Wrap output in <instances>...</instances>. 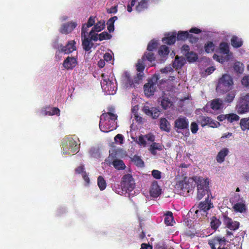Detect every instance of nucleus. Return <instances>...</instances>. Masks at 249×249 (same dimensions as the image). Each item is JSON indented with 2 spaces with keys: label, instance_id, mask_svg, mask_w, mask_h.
<instances>
[{
  "label": "nucleus",
  "instance_id": "79ce46f5",
  "mask_svg": "<svg viewBox=\"0 0 249 249\" xmlns=\"http://www.w3.org/2000/svg\"><path fill=\"white\" fill-rule=\"evenodd\" d=\"M97 184L100 190L103 191L105 189L107 186V183L106 180L104 179V178L100 176L98 177L97 179Z\"/></svg>",
  "mask_w": 249,
  "mask_h": 249
},
{
  "label": "nucleus",
  "instance_id": "f8f14e48",
  "mask_svg": "<svg viewBox=\"0 0 249 249\" xmlns=\"http://www.w3.org/2000/svg\"><path fill=\"white\" fill-rule=\"evenodd\" d=\"M174 128L179 133V130L189 129V121L185 116L178 117L174 122Z\"/></svg>",
  "mask_w": 249,
  "mask_h": 249
},
{
  "label": "nucleus",
  "instance_id": "a878e982",
  "mask_svg": "<svg viewBox=\"0 0 249 249\" xmlns=\"http://www.w3.org/2000/svg\"><path fill=\"white\" fill-rule=\"evenodd\" d=\"M82 46L86 51H89L93 46V43L87 36L82 38Z\"/></svg>",
  "mask_w": 249,
  "mask_h": 249
},
{
  "label": "nucleus",
  "instance_id": "2f4dec72",
  "mask_svg": "<svg viewBox=\"0 0 249 249\" xmlns=\"http://www.w3.org/2000/svg\"><path fill=\"white\" fill-rule=\"evenodd\" d=\"M173 105V102L168 97H163L161 100V106L164 109H166Z\"/></svg>",
  "mask_w": 249,
  "mask_h": 249
},
{
  "label": "nucleus",
  "instance_id": "bb28decb",
  "mask_svg": "<svg viewBox=\"0 0 249 249\" xmlns=\"http://www.w3.org/2000/svg\"><path fill=\"white\" fill-rule=\"evenodd\" d=\"M177 39L176 33H173L172 35L167 37H163L162 39V42L168 45H172L176 42Z\"/></svg>",
  "mask_w": 249,
  "mask_h": 249
},
{
  "label": "nucleus",
  "instance_id": "aec40b11",
  "mask_svg": "<svg viewBox=\"0 0 249 249\" xmlns=\"http://www.w3.org/2000/svg\"><path fill=\"white\" fill-rule=\"evenodd\" d=\"M161 193V189L157 181H154L151 186L150 194L152 197H157Z\"/></svg>",
  "mask_w": 249,
  "mask_h": 249
},
{
  "label": "nucleus",
  "instance_id": "58836bf2",
  "mask_svg": "<svg viewBox=\"0 0 249 249\" xmlns=\"http://www.w3.org/2000/svg\"><path fill=\"white\" fill-rule=\"evenodd\" d=\"M233 208L235 212L241 213L244 212L246 210V205L243 203H237L233 206Z\"/></svg>",
  "mask_w": 249,
  "mask_h": 249
},
{
  "label": "nucleus",
  "instance_id": "13d9d810",
  "mask_svg": "<svg viewBox=\"0 0 249 249\" xmlns=\"http://www.w3.org/2000/svg\"><path fill=\"white\" fill-rule=\"evenodd\" d=\"M241 83L244 86L249 87V75L243 76L241 80Z\"/></svg>",
  "mask_w": 249,
  "mask_h": 249
},
{
  "label": "nucleus",
  "instance_id": "393cba45",
  "mask_svg": "<svg viewBox=\"0 0 249 249\" xmlns=\"http://www.w3.org/2000/svg\"><path fill=\"white\" fill-rule=\"evenodd\" d=\"M229 150L227 148H224L221 150L217 155L216 161L219 163L223 162L225 160V158L229 153Z\"/></svg>",
  "mask_w": 249,
  "mask_h": 249
},
{
  "label": "nucleus",
  "instance_id": "412c9836",
  "mask_svg": "<svg viewBox=\"0 0 249 249\" xmlns=\"http://www.w3.org/2000/svg\"><path fill=\"white\" fill-rule=\"evenodd\" d=\"M213 207V204L211 202L209 198V196H208L204 201L200 202L199 204L200 210L206 212L211 208Z\"/></svg>",
  "mask_w": 249,
  "mask_h": 249
},
{
  "label": "nucleus",
  "instance_id": "7ed1b4c3",
  "mask_svg": "<svg viewBox=\"0 0 249 249\" xmlns=\"http://www.w3.org/2000/svg\"><path fill=\"white\" fill-rule=\"evenodd\" d=\"M233 85V79L228 74H223L219 79L216 90L220 93H224L230 90Z\"/></svg>",
  "mask_w": 249,
  "mask_h": 249
},
{
  "label": "nucleus",
  "instance_id": "423d86ee",
  "mask_svg": "<svg viewBox=\"0 0 249 249\" xmlns=\"http://www.w3.org/2000/svg\"><path fill=\"white\" fill-rule=\"evenodd\" d=\"M159 79V75L154 74L148 80V82L143 86L145 95L147 97L153 95L155 91V86Z\"/></svg>",
  "mask_w": 249,
  "mask_h": 249
},
{
  "label": "nucleus",
  "instance_id": "6ab92c4d",
  "mask_svg": "<svg viewBox=\"0 0 249 249\" xmlns=\"http://www.w3.org/2000/svg\"><path fill=\"white\" fill-rule=\"evenodd\" d=\"M143 111L144 113L153 119H157L160 115V110L156 107H152L149 108L148 106H144L143 108Z\"/></svg>",
  "mask_w": 249,
  "mask_h": 249
},
{
  "label": "nucleus",
  "instance_id": "4d7b16f0",
  "mask_svg": "<svg viewBox=\"0 0 249 249\" xmlns=\"http://www.w3.org/2000/svg\"><path fill=\"white\" fill-rule=\"evenodd\" d=\"M95 31H93V30H91L89 33V36H90V40L91 41V40H94L95 41H96L98 40V39H99V38H98V34H96L95 33Z\"/></svg>",
  "mask_w": 249,
  "mask_h": 249
},
{
  "label": "nucleus",
  "instance_id": "ea45409f",
  "mask_svg": "<svg viewBox=\"0 0 249 249\" xmlns=\"http://www.w3.org/2000/svg\"><path fill=\"white\" fill-rule=\"evenodd\" d=\"M215 45L212 41L207 42L204 46L205 51L207 53H211L214 51Z\"/></svg>",
  "mask_w": 249,
  "mask_h": 249
},
{
  "label": "nucleus",
  "instance_id": "b1692460",
  "mask_svg": "<svg viewBox=\"0 0 249 249\" xmlns=\"http://www.w3.org/2000/svg\"><path fill=\"white\" fill-rule=\"evenodd\" d=\"M223 102L222 100L219 98L213 99L211 102V107L214 110L220 109L223 107Z\"/></svg>",
  "mask_w": 249,
  "mask_h": 249
},
{
  "label": "nucleus",
  "instance_id": "4c0bfd02",
  "mask_svg": "<svg viewBox=\"0 0 249 249\" xmlns=\"http://www.w3.org/2000/svg\"><path fill=\"white\" fill-rule=\"evenodd\" d=\"M240 125L243 131L249 129V118H242L240 120Z\"/></svg>",
  "mask_w": 249,
  "mask_h": 249
},
{
  "label": "nucleus",
  "instance_id": "c9c22d12",
  "mask_svg": "<svg viewBox=\"0 0 249 249\" xmlns=\"http://www.w3.org/2000/svg\"><path fill=\"white\" fill-rule=\"evenodd\" d=\"M219 50L221 53L224 54H228L229 53V46L225 42H222L219 44Z\"/></svg>",
  "mask_w": 249,
  "mask_h": 249
},
{
  "label": "nucleus",
  "instance_id": "e2e57ef3",
  "mask_svg": "<svg viewBox=\"0 0 249 249\" xmlns=\"http://www.w3.org/2000/svg\"><path fill=\"white\" fill-rule=\"evenodd\" d=\"M152 175L157 179H159L161 178V172L157 170H153L152 171Z\"/></svg>",
  "mask_w": 249,
  "mask_h": 249
},
{
  "label": "nucleus",
  "instance_id": "3c124183",
  "mask_svg": "<svg viewBox=\"0 0 249 249\" xmlns=\"http://www.w3.org/2000/svg\"><path fill=\"white\" fill-rule=\"evenodd\" d=\"M99 40L100 41H102L103 40L109 39L111 38L112 36L108 34L107 32H103L98 35Z\"/></svg>",
  "mask_w": 249,
  "mask_h": 249
},
{
  "label": "nucleus",
  "instance_id": "4be33fe9",
  "mask_svg": "<svg viewBox=\"0 0 249 249\" xmlns=\"http://www.w3.org/2000/svg\"><path fill=\"white\" fill-rule=\"evenodd\" d=\"M171 125L169 121L165 118H161L160 121V128L166 132H169L171 130Z\"/></svg>",
  "mask_w": 249,
  "mask_h": 249
},
{
  "label": "nucleus",
  "instance_id": "49530a36",
  "mask_svg": "<svg viewBox=\"0 0 249 249\" xmlns=\"http://www.w3.org/2000/svg\"><path fill=\"white\" fill-rule=\"evenodd\" d=\"M134 163L138 167H142L144 166V162L141 159V158L135 155L132 159Z\"/></svg>",
  "mask_w": 249,
  "mask_h": 249
},
{
  "label": "nucleus",
  "instance_id": "774afa93",
  "mask_svg": "<svg viewBox=\"0 0 249 249\" xmlns=\"http://www.w3.org/2000/svg\"><path fill=\"white\" fill-rule=\"evenodd\" d=\"M75 172L76 174H79L81 173L84 174V172H85L84 171V166L83 165H81L75 169Z\"/></svg>",
  "mask_w": 249,
  "mask_h": 249
},
{
  "label": "nucleus",
  "instance_id": "f704fd0d",
  "mask_svg": "<svg viewBox=\"0 0 249 249\" xmlns=\"http://www.w3.org/2000/svg\"><path fill=\"white\" fill-rule=\"evenodd\" d=\"M185 56L189 62H194L198 59L197 54L193 52H190L185 54Z\"/></svg>",
  "mask_w": 249,
  "mask_h": 249
},
{
  "label": "nucleus",
  "instance_id": "09e8293b",
  "mask_svg": "<svg viewBox=\"0 0 249 249\" xmlns=\"http://www.w3.org/2000/svg\"><path fill=\"white\" fill-rule=\"evenodd\" d=\"M233 69L236 72L241 73L244 70L243 65L240 62H236L234 64Z\"/></svg>",
  "mask_w": 249,
  "mask_h": 249
},
{
  "label": "nucleus",
  "instance_id": "603ef678",
  "mask_svg": "<svg viewBox=\"0 0 249 249\" xmlns=\"http://www.w3.org/2000/svg\"><path fill=\"white\" fill-rule=\"evenodd\" d=\"M213 57V59L221 63H224L225 61H227L229 59L227 57H223L222 56L218 55L216 54H214Z\"/></svg>",
  "mask_w": 249,
  "mask_h": 249
},
{
  "label": "nucleus",
  "instance_id": "473e14b6",
  "mask_svg": "<svg viewBox=\"0 0 249 249\" xmlns=\"http://www.w3.org/2000/svg\"><path fill=\"white\" fill-rule=\"evenodd\" d=\"M231 45L234 48H239L243 44L242 41L236 36L232 37L231 40Z\"/></svg>",
  "mask_w": 249,
  "mask_h": 249
},
{
  "label": "nucleus",
  "instance_id": "8fccbe9b",
  "mask_svg": "<svg viewBox=\"0 0 249 249\" xmlns=\"http://www.w3.org/2000/svg\"><path fill=\"white\" fill-rule=\"evenodd\" d=\"M240 117L234 113H230L227 114V120L230 123H232L234 121H238Z\"/></svg>",
  "mask_w": 249,
  "mask_h": 249
},
{
  "label": "nucleus",
  "instance_id": "9d476101",
  "mask_svg": "<svg viewBox=\"0 0 249 249\" xmlns=\"http://www.w3.org/2000/svg\"><path fill=\"white\" fill-rule=\"evenodd\" d=\"M138 1V4L136 6V10L139 12L143 11L148 8V0H131L130 4L127 6V10L129 13L132 11V7Z\"/></svg>",
  "mask_w": 249,
  "mask_h": 249
},
{
  "label": "nucleus",
  "instance_id": "7c9ffc66",
  "mask_svg": "<svg viewBox=\"0 0 249 249\" xmlns=\"http://www.w3.org/2000/svg\"><path fill=\"white\" fill-rule=\"evenodd\" d=\"M236 95V91L235 90H232L228 92L224 98V102L228 103H231L233 101Z\"/></svg>",
  "mask_w": 249,
  "mask_h": 249
},
{
  "label": "nucleus",
  "instance_id": "de8ad7c7",
  "mask_svg": "<svg viewBox=\"0 0 249 249\" xmlns=\"http://www.w3.org/2000/svg\"><path fill=\"white\" fill-rule=\"evenodd\" d=\"M158 46V43L157 41L152 40L148 44L147 50L149 52H152L154 49H156Z\"/></svg>",
  "mask_w": 249,
  "mask_h": 249
},
{
  "label": "nucleus",
  "instance_id": "f03ea898",
  "mask_svg": "<svg viewBox=\"0 0 249 249\" xmlns=\"http://www.w3.org/2000/svg\"><path fill=\"white\" fill-rule=\"evenodd\" d=\"M196 183L193 178L185 177L177 183L175 188L178 193L183 196L187 195L193 190Z\"/></svg>",
  "mask_w": 249,
  "mask_h": 249
},
{
  "label": "nucleus",
  "instance_id": "052dcab7",
  "mask_svg": "<svg viewBox=\"0 0 249 249\" xmlns=\"http://www.w3.org/2000/svg\"><path fill=\"white\" fill-rule=\"evenodd\" d=\"M145 135H141L138 138V143L143 146H145L146 145V142L145 140Z\"/></svg>",
  "mask_w": 249,
  "mask_h": 249
},
{
  "label": "nucleus",
  "instance_id": "4468645a",
  "mask_svg": "<svg viewBox=\"0 0 249 249\" xmlns=\"http://www.w3.org/2000/svg\"><path fill=\"white\" fill-rule=\"evenodd\" d=\"M77 25L76 22L72 21L63 23L59 29V32L62 34L68 35L71 33Z\"/></svg>",
  "mask_w": 249,
  "mask_h": 249
},
{
  "label": "nucleus",
  "instance_id": "cd10ccee",
  "mask_svg": "<svg viewBox=\"0 0 249 249\" xmlns=\"http://www.w3.org/2000/svg\"><path fill=\"white\" fill-rule=\"evenodd\" d=\"M185 64V60L183 58H180L176 56L173 64L174 68L180 69Z\"/></svg>",
  "mask_w": 249,
  "mask_h": 249
},
{
  "label": "nucleus",
  "instance_id": "bf43d9fd",
  "mask_svg": "<svg viewBox=\"0 0 249 249\" xmlns=\"http://www.w3.org/2000/svg\"><path fill=\"white\" fill-rule=\"evenodd\" d=\"M190 129L192 133L196 134L198 129L197 124L196 122H192L191 124Z\"/></svg>",
  "mask_w": 249,
  "mask_h": 249
},
{
  "label": "nucleus",
  "instance_id": "c03bdc74",
  "mask_svg": "<svg viewBox=\"0 0 249 249\" xmlns=\"http://www.w3.org/2000/svg\"><path fill=\"white\" fill-rule=\"evenodd\" d=\"M174 220L173 213L171 212H167L166 216L164 218V223L167 226L172 225V223Z\"/></svg>",
  "mask_w": 249,
  "mask_h": 249
},
{
  "label": "nucleus",
  "instance_id": "f257e3e1",
  "mask_svg": "<svg viewBox=\"0 0 249 249\" xmlns=\"http://www.w3.org/2000/svg\"><path fill=\"white\" fill-rule=\"evenodd\" d=\"M108 112L103 113L100 118L99 127L104 132H108L116 128V120L117 115L113 113L114 108L112 107L107 108Z\"/></svg>",
  "mask_w": 249,
  "mask_h": 249
},
{
  "label": "nucleus",
  "instance_id": "39448f33",
  "mask_svg": "<svg viewBox=\"0 0 249 249\" xmlns=\"http://www.w3.org/2000/svg\"><path fill=\"white\" fill-rule=\"evenodd\" d=\"M209 184L206 179L199 178L197 182V193L196 198L200 200L206 195H209Z\"/></svg>",
  "mask_w": 249,
  "mask_h": 249
},
{
  "label": "nucleus",
  "instance_id": "9b49d317",
  "mask_svg": "<svg viewBox=\"0 0 249 249\" xmlns=\"http://www.w3.org/2000/svg\"><path fill=\"white\" fill-rule=\"evenodd\" d=\"M121 186L125 191H131L135 187V183L132 176L130 174L124 175L122 178Z\"/></svg>",
  "mask_w": 249,
  "mask_h": 249
},
{
  "label": "nucleus",
  "instance_id": "c85d7f7f",
  "mask_svg": "<svg viewBox=\"0 0 249 249\" xmlns=\"http://www.w3.org/2000/svg\"><path fill=\"white\" fill-rule=\"evenodd\" d=\"M60 110L57 107H53L51 109V110L50 111H47L46 110H43L42 109L41 112V115L43 116H46V115H57L58 113H59Z\"/></svg>",
  "mask_w": 249,
  "mask_h": 249
},
{
  "label": "nucleus",
  "instance_id": "338daca9",
  "mask_svg": "<svg viewBox=\"0 0 249 249\" xmlns=\"http://www.w3.org/2000/svg\"><path fill=\"white\" fill-rule=\"evenodd\" d=\"M145 138L148 141L154 142L155 141V136L151 133L145 135Z\"/></svg>",
  "mask_w": 249,
  "mask_h": 249
},
{
  "label": "nucleus",
  "instance_id": "a211bd4d",
  "mask_svg": "<svg viewBox=\"0 0 249 249\" xmlns=\"http://www.w3.org/2000/svg\"><path fill=\"white\" fill-rule=\"evenodd\" d=\"M77 61L74 57L68 56L64 61L63 66L67 70H72L77 65Z\"/></svg>",
  "mask_w": 249,
  "mask_h": 249
},
{
  "label": "nucleus",
  "instance_id": "5701e85b",
  "mask_svg": "<svg viewBox=\"0 0 249 249\" xmlns=\"http://www.w3.org/2000/svg\"><path fill=\"white\" fill-rule=\"evenodd\" d=\"M124 80L125 82V85L127 87H131L135 86V80L134 78H132L128 72H125L124 75Z\"/></svg>",
  "mask_w": 249,
  "mask_h": 249
},
{
  "label": "nucleus",
  "instance_id": "a19ab883",
  "mask_svg": "<svg viewBox=\"0 0 249 249\" xmlns=\"http://www.w3.org/2000/svg\"><path fill=\"white\" fill-rule=\"evenodd\" d=\"M169 53V48L164 45L161 46L158 51V53L161 56H165L168 55Z\"/></svg>",
  "mask_w": 249,
  "mask_h": 249
},
{
  "label": "nucleus",
  "instance_id": "6e6552de",
  "mask_svg": "<svg viewBox=\"0 0 249 249\" xmlns=\"http://www.w3.org/2000/svg\"><path fill=\"white\" fill-rule=\"evenodd\" d=\"M151 63L155 60V56L152 52H145L141 59H139L136 64L137 71H144L145 67V61Z\"/></svg>",
  "mask_w": 249,
  "mask_h": 249
},
{
  "label": "nucleus",
  "instance_id": "ddd939ff",
  "mask_svg": "<svg viewBox=\"0 0 249 249\" xmlns=\"http://www.w3.org/2000/svg\"><path fill=\"white\" fill-rule=\"evenodd\" d=\"M226 239L225 237H215L208 241V244L211 249H219L221 246L224 247L226 245Z\"/></svg>",
  "mask_w": 249,
  "mask_h": 249
},
{
  "label": "nucleus",
  "instance_id": "a18cd8bd",
  "mask_svg": "<svg viewBox=\"0 0 249 249\" xmlns=\"http://www.w3.org/2000/svg\"><path fill=\"white\" fill-rule=\"evenodd\" d=\"M105 27V24L104 21H98L92 28L91 30H93L94 31L99 32L104 29Z\"/></svg>",
  "mask_w": 249,
  "mask_h": 249
},
{
  "label": "nucleus",
  "instance_id": "dca6fc26",
  "mask_svg": "<svg viewBox=\"0 0 249 249\" xmlns=\"http://www.w3.org/2000/svg\"><path fill=\"white\" fill-rule=\"evenodd\" d=\"M201 32V30L196 27L191 28L189 32L188 31H179L178 33L177 38L178 40H185L187 39L189 36V33L198 34Z\"/></svg>",
  "mask_w": 249,
  "mask_h": 249
},
{
  "label": "nucleus",
  "instance_id": "1a4fd4ad",
  "mask_svg": "<svg viewBox=\"0 0 249 249\" xmlns=\"http://www.w3.org/2000/svg\"><path fill=\"white\" fill-rule=\"evenodd\" d=\"M63 154L64 155L73 154L76 152L78 149V146L76 142L71 138L66 142V143H63L62 144Z\"/></svg>",
  "mask_w": 249,
  "mask_h": 249
},
{
  "label": "nucleus",
  "instance_id": "20e7f679",
  "mask_svg": "<svg viewBox=\"0 0 249 249\" xmlns=\"http://www.w3.org/2000/svg\"><path fill=\"white\" fill-rule=\"evenodd\" d=\"M237 113L242 114L249 112V93L242 95L235 107Z\"/></svg>",
  "mask_w": 249,
  "mask_h": 249
},
{
  "label": "nucleus",
  "instance_id": "f3484780",
  "mask_svg": "<svg viewBox=\"0 0 249 249\" xmlns=\"http://www.w3.org/2000/svg\"><path fill=\"white\" fill-rule=\"evenodd\" d=\"M75 43L74 40L69 41L65 46L60 45L59 51L65 54H69L76 50Z\"/></svg>",
  "mask_w": 249,
  "mask_h": 249
},
{
  "label": "nucleus",
  "instance_id": "2eb2a0df",
  "mask_svg": "<svg viewBox=\"0 0 249 249\" xmlns=\"http://www.w3.org/2000/svg\"><path fill=\"white\" fill-rule=\"evenodd\" d=\"M223 221L226 227L231 230L235 231L239 227L240 223L239 222L233 221L231 218L226 215L223 216Z\"/></svg>",
  "mask_w": 249,
  "mask_h": 249
},
{
  "label": "nucleus",
  "instance_id": "5fc2aeb1",
  "mask_svg": "<svg viewBox=\"0 0 249 249\" xmlns=\"http://www.w3.org/2000/svg\"><path fill=\"white\" fill-rule=\"evenodd\" d=\"M207 125L213 128L217 127L220 125V124L218 122L214 121L210 117V121H209Z\"/></svg>",
  "mask_w": 249,
  "mask_h": 249
},
{
  "label": "nucleus",
  "instance_id": "6e6d98bb",
  "mask_svg": "<svg viewBox=\"0 0 249 249\" xmlns=\"http://www.w3.org/2000/svg\"><path fill=\"white\" fill-rule=\"evenodd\" d=\"M207 125L213 128L217 127L220 125V124L218 122L214 121L210 117V121H209Z\"/></svg>",
  "mask_w": 249,
  "mask_h": 249
},
{
  "label": "nucleus",
  "instance_id": "0e129e2a",
  "mask_svg": "<svg viewBox=\"0 0 249 249\" xmlns=\"http://www.w3.org/2000/svg\"><path fill=\"white\" fill-rule=\"evenodd\" d=\"M187 39H189L190 42H191L192 43H196L198 40V37H196L194 36L193 35L190 34L189 33V36H188V37L187 38Z\"/></svg>",
  "mask_w": 249,
  "mask_h": 249
},
{
  "label": "nucleus",
  "instance_id": "e433bc0d",
  "mask_svg": "<svg viewBox=\"0 0 249 249\" xmlns=\"http://www.w3.org/2000/svg\"><path fill=\"white\" fill-rule=\"evenodd\" d=\"M156 150L161 151L162 150V146L159 143L153 142L150 146L149 150L153 155H156Z\"/></svg>",
  "mask_w": 249,
  "mask_h": 249
},
{
  "label": "nucleus",
  "instance_id": "680f3d73",
  "mask_svg": "<svg viewBox=\"0 0 249 249\" xmlns=\"http://www.w3.org/2000/svg\"><path fill=\"white\" fill-rule=\"evenodd\" d=\"M89 27H87V25L84 24L83 25L81 30V37L87 36L88 34V30Z\"/></svg>",
  "mask_w": 249,
  "mask_h": 249
},
{
  "label": "nucleus",
  "instance_id": "72a5a7b5",
  "mask_svg": "<svg viewBox=\"0 0 249 249\" xmlns=\"http://www.w3.org/2000/svg\"><path fill=\"white\" fill-rule=\"evenodd\" d=\"M210 226L213 230H216L220 226L221 221L219 219H217L215 216H213L211 218Z\"/></svg>",
  "mask_w": 249,
  "mask_h": 249
},
{
  "label": "nucleus",
  "instance_id": "c756f323",
  "mask_svg": "<svg viewBox=\"0 0 249 249\" xmlns=\"http://www.w3.org/2000/svg\"><path fill=\"white\" fill-rule=\"evenodd\" d=\"M112 165L117 170H124L126 167L124 161L119 159H115L112 162Z\"/></svg>",
  "mask_w": 249,
  "mask_h": 249
},
{
  "label": "nucleus",
  "instance_id": "69168bd1",
  "mask_svg": "<svg viewBox=\"0 0 249 249\" xmlns=\"http://www.w3.org/2000/svg\"><path fill=\"white\" fill-rule=\"evenodd\" d=\"M95 18L92 16L90 17L86 24L87 25V27H90L93 26L95 23Z\"/></svg>",
  "mask_w": 249,
  "mask_h": 249
},
{
  "label": "nucleus",
  "instance_id": "0eeeda50",
  "mask_svg": "<svg viewBox=\"0 0 249 249\" xmlns=\"http://www.w3.org/2000/svg\"><path fill=\"white\" fill-rule=\"evenodd\" d=\"M102 81L101 82L102 88L107 94L113 95L116 93V88L113 82L105 74H102Z\"/></svg>",
  "mask_w": 249,
  "mask_h": 249
},
{
  "label": "nucleus",
  "instance_id": "37998d69",
  "mask_svg": "<svg viewBox=\"0 0 249 249\" xmlns=\"http://www.w3.org/2000/svg\"><path fill=\"white\" fill-rule=\"evenodd\" d=\"M209 121L210 117L205 116H199L197 120L198 123L200 124L202 127L207 125Z\"/></svg>",
  "mask_w": 249,
  "mask_h": 249
},
{
  "label": "nucleus",
  "instance_id": "864d4df0",
  "mask_svg": "<svg viewBox=\"0 0 249 249\" xmlns=\"http://www.w3.org/2000/svg\"><path fill=\"white\" fill-rule=\"evenodd\" d=\"M143 71H138L139 73H137L135 76H134L135 80V83L138 84L139 81L142 80L143 76Z\"/></svg>",
  "mask_w": 249,
  "mask_h": 249
}]
</instances>
